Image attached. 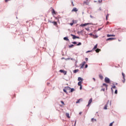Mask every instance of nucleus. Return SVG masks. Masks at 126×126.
<instances>
[{
	"label": "nucleus",
	"mask_w": 126,
	"mask_h": 126,
	"mask_svg": "<svg viewBox=\"0 0 126 126\" xmlns=\"http://www.w3.org/2000/svg\"><path fill=\"white\" fill-rule=\"evenodd\" d=\"M107 24H108L109 23V22H107Z\"/></svg>",
	"instance_id": "nucleus-52"
},
{
	"label": "nucleus",
	"mask_w": 126,
	"mask_h": 126,
	"mask_svg": "<svg viewBox=\"0 0 126 126\" xmlns=\"http://www.w3.org/2000/svg\"><path fill=\"white\" fill-rule=\"evenodd\" d=\"M114 122H113L112 123H110L109 125V126H113V123H114Z\"/></svg>",
	"instance_id": "nucleus-33"
},
{
	"label": "nucleus",
	"mask_w": 126,
	"mask_h": 126,
	"mask_svg": "<svg viewBox=\"0 0 126 126\" xmlns=\"http://www.w3.org/2000/svg\"><path fill=\"white\" fill-rule=\"evenodd\" d=\"M102 0H98L99 3H101V2H102Z\"/></svg>",
	"instance_id": "nucleus-36"
},
{
	"label": "nucleus",
	"mask_w": 126,
	"mask_h": 126,
	"mask_svg": "<svg viewBox=\"0 0 126 126\" xmlns=\"http://www.w3.org/2000/svg\"><path fill=\"white\" fill-rule=\"evenodd\" d=\"M90 52H91V51H87V53H90Z\"/></svg>",
	"instance_id": "nucleus-47"
},
{
	"label": "nucleus",
	"mask_w": 126,
	"mask_h": 126,
	"mask_svg": "<svg viewBox=\"0 0 126 126\" xmlns=\"http://www.w3.org/2000/svg\"><path fill=\"white\" fill-rule=\"evenodd\" d=\"M81 114H82V112H80L79 113V115H81Z\"/></svg>",
	"instance_id": "nucleus-48"
},
{
	"label": "nucleus",
	"mask_w": 126,
	"mask_h": 126,
	"mask_svg": "<svg viewBox=\"0 0 126 126\" xmlns=\"http://www.w3.org/2000/svg\"><path fill=\"white\" fill-rule=\"evenodd\" d=\"M124 80H122V82H123V83H125V82H126V78H123Z\"/></svg>",
	"instance_id": "nucleus-28"
},
{
	"label": "nucleus",
	"mask_w": 126,
	"mask_h": 126,
	"mask_svg": "<svg viewBox=\"0 0 126 126\" xmlns=\"http://www.w3.org/2000/svg\"><path fill=\"white\" fill-rule=\"evenodd\" d=\"M71 36H72L73 39H79V37L76 36V35H74L72 34H71Z\"/></svg>",
	"instance_id": "nucleus-4"
},
{
	"label": "nucleus",
	"mask_w": 126,
	"mask_h": 126,
	"mask_svg": "<svg viewBox=\"0 0 126 126\" xmlns=\"http://www.w3.org/2000/svg\"><path fill=\"white\" fill-rule=\"evenodd\" d=\"M119 42H121V40L120 39L118 40Z\"/></svg>",
	"instance_id": "nucleus-50"
},
{
	"label": "nucleus",
	"mask_w": 126,
	"mask_h": 126,
	"mask_svg": "<svg viewBox=\"0 0 126 126\" xmlns=\"http://www.w3.org/2000/svg\"><path fill=\"white\" fill-rule=\"evenodd\" d=\"M103 86H105L106 90L108 89V85L104 83V84H103Z\"/></svg>",
	"instance_id": "nucleus-15"
},
{
	"label": "nucleus",
	"mask_w": 126,
	"mask_h": 126,
	"mask_svg": "<svg viewBox=\"0 0 126 126\" xmlns=\"http://www.w3.org/2000/svg\"><path fill=\"white\" fill-rule=\"evenodd\" d=\"M82 63H83L84 65H85V63H86V62H84Z\"/></svg>",
	"instance_id": "nucleus-41"
},
{
	"label": "nucleus",
	"mask_w": 126,
	"mask_h": 126,
	"mask_svg": "<svg viewBox=\"0 0 126 126\" xmlns=\"http://www.w3.org/2000/svg\"><path fill=\"white\" fill-rule=\"evenodd\" d=\"M84 3H85V4H86L87 5H88V4H89V2H84Z\"/></svg>",
	"instance_id": "nucleus-29"
},
{
	"label": "nucleus",
	"mask_w": 126,
	"mask_h": 126,
	"mask_svg": "<svg viewBox=\"0 0 126 126\" xmlns=\"http://www.w3.org/2000/svg\"><path fill=\"white\" fill-rule=\"evenodd\" d=\"M78 81H81V82H82V81H83V79H82L81 77H78Z\"/></svg>",
	"instance_id": "nucleus-12"
},
{
	"label": "nucleus",
	"mask_w": 126,
	"mask_h": 126,
	"mask_svg": "<svg viewBox=\"0 0 126 126\" xmlns=\"http://www.w3.org/2000/svg\"><path fill=\"white\" fill-rule=\"evenodd\" d=\"M116 40V38H113V37L108 38L106 39V41H110V40Z\"/></svg>",
	"instance_id": "nucleus-8"
},
{
	"label": "nucleus",
	"mask_w": 126,
	"mask_h": 126,
	"mask_svg": "<svg viewBox=\"0 0 126 126\" xmlns=\"http://www.w3.org/2000/svg\"><path fill=\"white\" fill-rule=\"evenodd\" d=\"M107 108H108V103H107V104L105 105V106H104V110H107Z\"/></svg>",
	"instance_id": "nucleus-17"
},
{
	"label": "nucleus",
	"mask_w": 126,
	"mask_h": 126,
	"mask_svg": "<svg viewBox=\"0 0 126 126\" xmlns=\"http://www.w3.org/2000/svg\"><path fill=\"white\" fill-rule=\"evenodd\" d=\"M60 72L63 73L64 75H65V74H66V71H64V70H60Z\"/></svg>",
	"instance_id": "nucleus-7"
},
{
	"label": "nucleus",
	"mask_w": 126,
	"mask_h": 126,
	"mask_svg": "<svg viewBox=\"0 0 126 126\" xmlns=\"http://www.w3.org/2000/svg\"><path fill=\"white\" fill-rule=\"evenodd\" d=\"M116 35L114 34H107V37H115Z\"/></svg>",
	"instance_id": "nucleus-11"
},
{
	"label": "nucleus",
	"mask_w": 126,
	"mask_h": 126,
	"mask_svg": "<svg viewBox=\"0 0 126 126\" xmlns=\"http://www.w3.org/2000/svg\"><path fill=\"white\" fill-rule=\"evenodd\" d=\"M108 17H109V14H107L106 17V20H108Z\"/></svg>",
	"instance_id": "nucleus-30"
},
{
	"label": "nucleus",
	"mask_w": 126,
	"mask_h": 126,
	"mask_svg": "<svg viewBox=\"0 0 126 126\" xmlns=\"http://www.w3.org/2000/svg\"><path fill=\"white\" fill-rule=\"evenodd\" d=\"M66 116L67 117V118H68V119H70V117H69V114L68 113H66Z\"/></svg>",
	"instance_id": "nucleus-19"
},
{
	"label": "nucleus",
	"mask_w": 126,
	"mask_h": 126,
	"mask_svg": "<svg viewBox=\"0 0 126 126\" xmlns=\"http://www.w3.org/2000/svg\"><path fill=\"white\" fill-rule=\"evenodd\" d=\"M72 4L73 6H74V4H73V1H72Z\"/></svg>",
	"instance_id": "nucleus-45"
},
{
	"label": "nucleus",
	"mask_w": 126,
	"mask_h": 126,
	"mask_svg": "<svg viewBox=\"0 0 126 126\" xmlns=\"http://www.w3.org/2000/svg\"><path fill=\"white\" fill-rule=\"evenodd\" d=\"M52 14H57V13L56 12V11H55V9H52Z\"/></svg>",
	"instance_id": "nucleus-13"
},
{
	"label": "nucleus",
	"mask_w": 126,
	"mask_h": 126,
	"mask_svg": "<svg viewBox=\"0 0 126 126\" xmlns=\"http://www.w3.org/2000/svg\"><path fill=\"white\" fill-rule=\"evenodd\" d=\"M81 84H82V82H81V81H79V82L78 83V86H82V85H81Z\"/></svg>",
	"instance_id": "nucleus-14"
},
{
	"label": "nucleus",
	"mask_w": 126,
	"mask_h": 126,
	"mask_svg": "<svg viewBox=\"0 0 126 126\" xmlns=\"http://www.w3.org/2000/svg\"><path fill=\"white\" fill-rule=\"evenodd\" d=\"M73 24H74V22L70 23V25H71V26H72V25H73Z\"/></svg>",
	"instance_id": "nucleus-34"
},
{
	"label": "nucleus",
	"mask_w": 126,
	"mask_h": 126,
	"mask_svg": "<svg viewBox=\"0 0 126 126\" xmlns=\"http://www.w3.org/2000/svg\"><path fill=\"white\" fill-rule=\"evenodd\" d=\"M10 0H5V2H7L8 1H9Z\"/></svg>",
	"instance_id": "nucleus-42"
},
{
	"label": "nucleus",
	"mask_w": 126,
	"mask_h": 126,
	"mask_svg": "<svg viewBox=\"0 0 126 126\" xmlns=\"http://www.w3.org/2000/svg\"><path fill=\"white\" fill-rule=\"evenodd\" d=\"M113 89H116L117 88L116 87V86H113L112 88H111V90L113 91Z\"/></svg>",
	"instance_id": "nucleus-23"
},
{
	"label": "nucleus",
	"mask_w": 126,
	"mask_h": 126,
	"mask_svg": "<svg viewBox=\"0 0 126 126\" xmlns=\"http://www.w3.org/2000/svg\"><path fill=\"white\" fill-rule=\"evenodd\" d=\"M51 23H52L54 26H57L58 25V23H57V22H51Z\"/></svg>",
	"instance_id": "nucleus-9"
},
{
	"label": "nucleus",
	"mask_w": 126,
	"mask_h": 126,
	"mask_svg": "<svg viewBox=\"0 0 126 126\" xmlns=\"http://www.w3.org/2000/svg\"><path fill=\"white\" fill-rule=\"evenodd\" d=\"M99 77L100 78V79H103V76L102 75L100 74L99 75Z\"/></svg>",
	"instance_id": "nucleus-25"
},
{
	"label": "nucleus",
	"mask_w": 126,
	"mask_h": 126,
	"mask_svg": "<svg viewBox=\"0 0 126 126\" xmlns=\"http://www.w3.org/2000/svg\"><path fill=\"white\" fill-rule=\"evenodd\" d=\"M67 90H70V88L69 87H65V89H64L63 90V91H64V92H65V93H67L66 92V91H67Z\"/></svg>",
	"instance_id": "nucleus-2"
},
{
	"label": "nucleus",
	"mask_w": 126,
	"mask_h": 126,
	"mask_svg": "<svg viewBox=\"0 0 126 126\" xmlns=\"http://www.w3.org/2000/svg\"><path fill=\"white\" fill-rule=\"evenodd\" d=\"M85 60L86 61V62H88V58H86Z\"/></svg>",
	"instance_id": "nucleus-44"
},
{
	"label": "nucleus",
	"mask_w": 126,
	"mask_h": 126,
	"mask_svg": "<svg viewBox=\"0 0 126 126\" xmlns=\"http://www.w3.org/2000/svg\"><path fill=\"white\" fill-rule=\"evenodd\" d=\"M63 39L65 40V41H68L69 39H68V38L66 37H65L63 38Z\"/></svg>",
	"instance_id": "nucleus-20"
},
{
	"label": "nucleus",
	"mask_w": 126,
	"mask_h": 126,
	"mask_svg": "<svg viewBox=\"0 0 126 126\" xmlns=\"http://www.w3.org/2000/svg\"><path fill=\"white\" fill-rule=\"evenodd\" d=\"M84 64H83L82 63L80 64L81 68H83L84 67Z\"/></svg>",
	"instance_id": "nucleus-21"
},
{
	"label": "nucleus",
	"mask_w": 126,
	"mask_h": 126,
	"mask_svg": "<svg viewBox=\"0 0 126 126\" xmlns=\"http://www.w3.org/2000/svg\"><path fill=\"white\" fill-rule=\"evenodd\" d=\"M82 101V98L79 99L76 102V104H78V103H80V101Z\"/></svg>",
	"instance_id": "nucleus-10"
},
{
	"label": "nucleus",
	"mask_w": 126,
	"mask_h": 126,
	"mask_svg": "<svg viewBox=\"0 0 126 126\" xmlns=\"http://www.w3.org/2000/svg\"><path fill=\"white\" fill-rule=\"evenodd\" d=\"M80 90H81L82 89V86H80Z\"/></svg>",
	"instance_id": "nucleus-40"
},
{
	"label": "nucleus",
	"mask_w": 126,
	"mask_h": 126,
	"mask_svg": "<svg viewBox=\"0 0 126 126\" xmlns=\"http://www.w3.org/2000/svg\"><path fill=\"white\" fill-rule=\"evenodd\" d=\"M72 44H77V43L76 42H75V41H74V42H72Z\"/></svg>",
	"instance_id": "nucleus-37"
},
{
	"label": "nucleus",
	"mask_w": 126,
	"mask_h": 126,
	"mask_svg": "<svg viewBox=\"0 0 126 126\" xmlns=\"http://www.w3.org/2000/svg\"><path fill=\"white\" fill-rule=\"evenodd\" d=\"M93 79L94 80V81H95L96 80L95 79V78H93Z\"/></svg>",
	"instance_id": "nucleus-49"
},
{
	"label": "nucleus",
	"mask_w": 126,
	"mask_h": 126,
	"mask_svg": "<svg viewBox=\"0 0 126 126\" xmlns=\"http://www.w3.org/2000/svg\"><path fill=\"white\" fill-rule=\"evenodd\" d=\"M122 76H123V78H125L126 77V75L124 72H122Z\"/></svg>",
	"instance_id": "nucleus-26"
},
{
	"label": "nucleus",
	"mask_w": 126,
	"mask_h": 126,
	"mask_svg": "<svg viewBox=\"0 0 126 126\" xmlns=\"http://www.w3.org/2000/svg\"><path fill=\"white\" fill-rule=\"evenodd\" d=\"M90 36H92V35H93V34H92V33H90Z\"/></svg>",
	"instance_id": "nucleus-46"
},
{
	"label": "nucleus",
	"mask_w": 126,
	"mask_h": 126,
	"mask_svg": "<svg viewBox=\"0 0 126 126\" xmlns=\"http://www.w3.org/2000/svg\"><path fill=\"white\" fill-rule=\"evenodd\" d=\"M91 121L93 123H94V122H96V119H94V118H92V120H91Z\"/></svg>",
	"instance_id": "nucleus-24"
},
{
	"label": "nucleus",
	"mask_w": 126,
	"mask_h": 126,
	"mask_svg": "<svg viewBox=\"0 0 126 126\" xmlns=\"http://www.w3.org/2000/svg\"><path fill=\"white\" fill-rule=\"evenodd\" d=\"M81 42H79L78 44L76 45V46H81Z\"/></svg>",
	"instance_id": "nucleus-27"
},
{
	"label": "nucleus",
	"mask_w": 126,
	"mask_h": 126,
	"mask_svg": "<svg viewBox=\"0 0 126 126\" xmlns=\"http://www.w3.org/2000/svg\"><path fill=\"white\" fill-rule=\"evenodd\" d=\"M73 46H74V45L72 44V45L69 46V48H72V47H73Z\"/></svg>",
	"instance_id": "nucleus-32"
},
{
	"label": "nucleus",
	"mask_w": 126,
	"mask_h": 126,
	"mask_svg": "<svg viewBox=\"0 0 126 126\" xmlns=\"http://www.w3.org/2000/svg\"><path fill=\"white\" fill-rule=\"evenodd\" d=\"M104 81L106 83H110V79L108 77L105 78Z\"/></svg>",
	"instance_id": "nucleus-1"
},
{
	"label": "nucleus",
	"mask_w": 126,
	"mask_h": 126,
	"mask_svg": "<svg viewBox=\"0 0 126 126\" xmlns=\"http://www.w3.org/2000/svg\"><path fill=\"white\" fill-rule=\"evenodd\" d=\"M61 102L62 104H63V105H64V102H63V101H61Z\"/></svg>",
	"instance_id": "nucleus-38"
},
{
	"label": "nucleus",
	"mask_w": 126,
	"mask_h": 126,
	"mask_svg": "<svg viewBox=\"0 0 126 126\" xmlns=\"http://www.w3.org/2000/svg\"><path fill=\"white\" fill-rule=\"evenodd\" d=\"M94 2H97V1H94Z\"/></svg>",
	"instance_id": "nucleus-51"
},
{
	"label": "nucleus",
	"mask_w": 126,
	"mask_h": 126,
	"mask_svg": "<svg viewBox=\"0 0 126 126\" xmlns=\"http://www.w3.org/2000/svg\"><path fill=\"white\" fill-rule=\"evenodd\" d=\"M92 103V98L90 99L89 102H88V104L87 105V107H89L90 106V104Z\"/></svg>",
	"instance_id": "nucleus-6"
},
{
	"label": "nucleus",
	"mask_w": 126,
	"mask_h": 126,
	"mask_svg": "<svg viewBox=\"0 0 126 126\" xmlns=\"http://www.w3.org/2000/svg\"><path fill=\"white\" fill-rule=\"evenodd\" d=\"M72 12H76L77 11H78V9H77V8L74 7L72 9V10H71Z\"/></svg>",
	"instance_id": "nucleus-5"
},
{
	"label": "nucleus",
	"mask_w": 126,
	"mask_h": 126,
	"mask_svg": "<svg viewBox=\"0 0 126 126\" xmlns=\"http://www.w3.org/2000/svg\"><path fill=\"white\" fill-rule=\"evenodd\" d=\"M87 25H89V23H85L80 25L81 27H85V26H87Z\"/></svg>",
	"instance_id": "nucleus-3"
},
{
	"label": "nucleus",
	"mask_w": 126,
	"mask_h": 126,
	"mask_svg": "<svg viewBox=\"0 0 126 126\" xmlns=\"http://www.w3.org/2000/svg\"><path fill=\"white\" fill-rule=\"evenodd\" d=\"M98 45L96 44L94 47V48L93 49V50H96V49H97V47Z\"/></svg>",
	"instance_id": "nucleus-18"
},
{
	"label": "nucleus",
	"mask_w": 126,
	"mask_h": 126,
	"mask_svg": "<svg viewBox=\"0 0 126 126\" xmlns=\"http://www.w3.org/2000/svg\"><path fill=\"white\" fill-rule=\"evenodd\" d=\"M101 91H105V88L101 89Z\"/></svg>",
	"instance_id": "nucleus-43"
},
{
	"label": "nucleus",
	"mask_w": 126,
	"mask_h": 126,
	"mask_svg": "<svg viewBox=\"0 0 126 126\" xmlns=\"http://www.w3.org/2000/svg\"><path fill=\"white\" fill-rule=\"evenodd\" d=\"M87 67H88V65L86 64V65H85V68H87Z\"/></svg>",
	"instance_id": "nucleus-39"
},
{
	"label": "nucleus",
	"mask_w": 126,
	"mask_h": 126,
	"mask_svg": "<svg viewBox=\"0 0 126 126\" xmlns=\"http://www.w3.org/2000/svg\"><path fill=\"white\" fill-rule=\"evenodd\" d=\"M115 94H118V90H115Z\"/></svg>",
	"instance_id": "nucleus-35"
},
{
	"label": "nucleus",
	"mask_w": 126,
	"mask_h": 126,
	"mask_svg": "<svg viewBox=\"0 0 126 126\" xmlns=\"http://www.w3.org/2000/svg\"><path fill=\"white\" fill-rule=\"evenodd\" d=\"M74 91V89H70V92H73Z\"/></svg>",
	"instance_id": "nucleus-31"
},
{
	"label": "nucleus",
	"mask_w": 126,
	"mask_h": 126,
	"mask_svg": "<svg viewBox=\"0 0 126 126\" xmlns=\"http://www.w3.org/2000/svg\"><path fill=\"white\" fill-rule=\"evenodd\" d=\"M100 51H101V49H96L95 50L96 53H99V52H100Z\"/></svg>",
	"instance_id": "nucleus-16"
},
{
	"label": "nucleus",
	"mask_w": 126,
	"mask_h": 126,
	"mask_svg": "<svg viewBox=\"0 0 126 126\" xmlns=\"http://www.w3.org/2000/svg\"><path fill=\"white\" fill-rule=\"evenodd\" d=\"M78 69H75L73 71L74 73H76V72H78Z\"/></svg>",
	"instance_id": "nucleus-22"
}]
</instances>
